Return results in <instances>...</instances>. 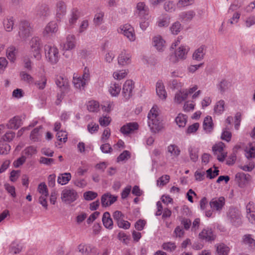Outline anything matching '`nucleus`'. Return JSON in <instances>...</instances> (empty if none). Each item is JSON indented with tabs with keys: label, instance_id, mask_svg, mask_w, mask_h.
Returning <instances> with one entry per match:
<instances>
[{
	"label": "nucleus",
	"instance_id": "nucleus-1",
	"mask_svg": "<svg viewBox=\"0 0 255 255\" xmlns=\"http://www.w3.org/2000/svg\"><path fill=\"white\" fill-rule=\"evenodd\" d=\"M147 123L151 132L156 133L163 128V125L159 117L157 106H154L149 111L147 115Z\"/></svg>",
	"mask_w": 255,
	"mask_h": 255
},
{
	"label": "nucleus",
	"instance_id": "nucleus-2",
	"mask_svg": "<svg viewBox=\"0 0 255 255\" xmlns=\"http://www.w3.org/2000/svg\"><path fill=\"white\" fill-rule=\"evenodd\" d=\"M45 55L46 60L52 65L57 63L60 58L58 48L50 45L44 46Z\"/></svg>",
	"mask_w": 255,
	"mask_h": 255
},
{
	"label": "nucleus",
	"instance_id": "nucleus-3",
	"mask_svg": "<svg viewBox=\"0 0 255 255\" xmlns=\"http://www.w3.org/2000/svg\"><path fill=\"white\" fill-rule=\"evenodd\" d=\"M29 45L34 58L40 60L41 58L40 51L42 47L40 38L38 37H33L29 42Z\"/></svg>",
	"mask_w": 255,
	"mask_h": 255
},
{
	"label": "nucleus",
	"instance_id": "nucleus-4",
	"mask_svg": "<svg viewBox=\"0 0 255 255\" xmlns=\"http://www.w3.org/2000/svg\"><path fill=\"white\" fill-rule=\"evenodd\" d=\"M78 198L77 192L73 189L66 188L61 193L62 201L66 204H70L76 201Z\"/></svg>",
	"mask_w": 255,
	"mask_h": 255
},
{
	"label": "nucleus",
	"instance_id": "nucleus-5",
	"mask_svg": "<svg viewBox=\"0 0 255 255\" xmlns=\"http://www.w3.org/2000/svg\"><path fill=\"white\" fill-rule=\"evenodd\" d=\"M31 27L27 20H21L19 24L18 34L22 39H25L30 36Z\"/></svg>",
	"mask_w": 255,
	"mask_h": 255
},
{
	"label": "nucleus",
	"instance_id": "nucleus-6",
	"mask_svg": "<svg viewBox=\"0 0 255 255\" xmlns=\"http://www.w3.org/2000/svg\"><path fill=\"white\" fill-rule=\"evenodd\" d=\"M134 87V82L132 80H128L125 82L122 89V95L125 100H128L132 96Z\"/></svg>",
	"mask_w": 255,
	"mask_h": 255
},
{
	"label": "nucleus",
	"instance_id": "nucleus-7",
	"mask_svg": "<svg viewBox=\"0 0 255 255\" xmlns=\"http://www.w3.org/2000/svg\"><path fill=\"white\" fill-rule=\"evenodd\" d=\"M50 13L49 7L45 3L39 4L35 7V13L39 18L44 19L50 15Z\"/></svg>",
	"mask_w": 255,
	"mask_h": 255
},
{
	"label": "nucleus",
	"instance_id": "nucleus-8",
	"mask_svg": "<svg viewBox=\"0 0 255 255\" xmlns=\"http://www.w3.org/2000/svg\"><path fill=\"white\" fill-rule=\"evenodd\" d=\"M189 50L188 46H181L175 52V56L170 58V60L173 63H176L178 59H186V55Z\"/></svg>",
	"mask_w": 255,
	"mask_h": 255
},
{
	"label": "nucleus",
	"instance_id": "nucleus-9",
	"mask_svg": "<svg viewBox=\"0 0 255 255\" xmlns=\"http://www.w3.org/2000/svg\"><path fill=\"white\" fill-rule=\"evenodd\" d=\"M228 217L230 222L235 226H240L241 223V218L238 210L235 208L230 209Z\"/></svg>",
	"mask_w": 255,
	"mask_h": 255
},
{
	"label": "nucleus",
	"instance_id": "nucleus-10",
	"mask_svg": "<svg viewBox=\"0 0 255 255\" xmlns=\"http://www.w3.org/2000/svg\"><path fill=\"white\" fill-rule=\"evenodd\" d=\"M225 144L222 142H220L218 144L214 145L212 147L213 151L214 154L217 156V159L219 161L223 162L224 161L226 154L223 152Z\"/></svg>",
	"mask_w": 255,
	"mask_h": 255
},
{
	"label": "nucleus",
	"instance_id": "nucleus-11",
	"mask_svg": "<svg viewBox=\"0 0 255 255\" xmlns=\"http://www.w3.org/2000/svg\"><path fill=\"white\" fill-rule=\"evenodd\" d=\"M225 198L224 197L213 198L209 204L212 211L220 212L225 205Z\"/></svg>",
	"mask_w": 255,
	"mask_h": 255
},
{
	"label": "nucleus",
	"instance_id": "nucleus-12",
	"mask_svg": "<svg viewBox=\"0 0 255 255\" xmlns=\"http://www.w3.org/2000/svg\"><path fill=\"white\" fill-rule=\"evenodd\" d=\"M78 249L82 255H98L97 249L90 245H80Z\"/></svg>",
	"mask_w": 255,
	"mask_h": 255
},
{
	"label": "nucleus",
	"instance_id": "nucleus-13",
	"mask_svg": "<svg viewBox=\"0 0 255 255\" xmlns=\"http://www.w3.org/2000/svg\"><path fill=\"white\" fill-rule=\"evenodd\" d=\"M121 33L126 36L130 41H133L135 39V35L133 28L129 24H126L121 28Z\"/></svg>",
	"mask_w": 255,
	"mask_h": 255
},
{
	"label": "nucleus",
	"instance_id": "nucleus-14",
	"mask_svg": "<svg viewBox=\"0 0 255 255\" xmlns=\"http://www.w3.org/2000/svg\"><path fill=\"white\" fill-rule=\"evenodd\" d=\"M131 55L130 53L126 50H123L118 57L119 65L126 66L131 63Z\"/></svg>",
	"mask_w": 255,
	"mask_h": 255
},
{
	"label": "nucleus",
	"instance_id": "nucleus-15",
	"mask_svg": "<svg viewBox=\"0 0 255 255\" xmlns=\"http://www.w3.org/2000/svg\"><path fill=\"white\" fill-rule=\"evenodd\" d=\"M199 238L206 242H211L215 240L216 236L214 234L211 228H206L204 229L202 232L199 233Z\"/></svg>",
	"mask_w": 255,
	"mask_h": 255
},
{
	"label": "nucleus",
	"instance_id": "nucleus-16",
	"mask_svg": "<svg viewBox=\"0 0 255 255\" xmlns=\"http://www.w3.org/2000/svg\"><path fill=\"white\" fill-rule=\"evenodd\" d=\"M55 84L60 91L63 93L67 92L69 89L68 79L61 76H57L55 79Z\"/></svg>",
	"mask_w": 255,
	"mask_h": 255
},
{
	"label": "nucleus",
	"instance_id": "nucleus-17",
	"mask_svg": "<svg viewBox=\"0 0 255 255\" xmlns=\"http://www.w3.org/2000/svg\"><path fill=\"white\" fill-rule=\"evenodd\" d=\"M56 11V19L60 21L66 13V5L64 1L60 0L57 2Z\"/></svg>",
	"mask_w": 255,
	"mask_h": 255
},
{
	"label": "nucleus",
	"instance_id": "nucleus-18",
	"mask_svg": "<svg viewBox=\"0 0 255 255\" xmlns=\"http://www.w3.org/2000/svg\"><path fill=\"white\" fill-rule=\"evenodd\" d=\"M235 177L239 186L241 188H244L251 179L249 174H245L244 172L237 173Z\"/></svg>",
	"mask_w": 255,
	"mask_h": 255
},
{
	"label": "nucleus",
	"instance_id": "nucleus-19",
	"mask_svg": "<svg viewBox=\"0 0 255 255\" xmlns=\"http://www.w3.org/2000/svg\"><path fill=\"white\" fill-rule=\"evenodd\" d=\"M117 200V197L109 193L104 194L101 197V203L103 207L111 205Z\"/></svg>",
	"mask_w": 255,
	"mask_h": 255
},
{
	"label": "nucleus",
	"instance_id": "nucleus-20",
	"mask_svg": "<svg viewBox=\"0 0 255 255\" xmlns=\"http://www.w3.org/2000/svg\"><path fill=\"white\" fill-rule=\"evenodd\" d=\"M138 125L136 122L129 123L124 125L120 129L122 133L124 134H129L132 131L138 129Z\"/></svg>",
	"mask_w": 255,
	"mask_h": 255
},
{
	"label": "nucleus",
	"instance_id": "nucleus-21",
	"mask_svg": "<svg viewBox=\"0 0 255 255\" xmlns=\"http://www.w3.org/2000/svg\"><path fill=\"white\" fill-rule=\"evenodd\" d=\"M165 41L161 36L158 35L153 38V45L159 51H162L165 47Z\"/></svg>",
	"mask_w": 255,
	"mask_h": 255
},
{
	"label": "nucleus",
	"instance_id": "nucleus-22",
	"mask_svg": "<svg viewBox=\"0 0 255 255\" xmlns=\"http://www.w3.org/2000/svg\"><path fill=\"white\" fill-rule=\"evenodd\" d=\"M102 222L104 227L109 230L113 228V221L111 217L110 214L108 212L104 213L102 217Z\"/></svg>",
	"mask_w": 255,
	"mask_h": 255
},
{
	"label": "nucleus",
	"instance_id": "nucleus-23",
	"mask_svg": "<svg viewBox=\"0 0 255 255\" xmlns=\"http://www.w3.org/2000/svg\"><path fill=\"white\" fill-rule=\"evenodd\" d=\"M14 24V18L13 16H8L3 21V25L5 30L7 32L12 30Z\"/></svg>",
	"mask_w": 255,
	"mask_h": 255
},
{
	"label": "nucleus",
	"instance_id": "nucleus-24",
	"mask_svg": "<svg viewBox=\"0 0 255 255\" xmlns=\"http://www.w3.org/2000/svg\"><path fill=\"white\" fill-rule=\"evenodd\" d=\"M75 47V37L74 35L69 34L67 36L66 42L64 45V49L70 50Z\"/></svg>",
	"mask_w": 255,
	"mask_h": 255
},
{
	"label": "nucleus",
	"instance_id": "nucleus-25",
	"mask_svg": "<svg viewBox=\"0 0 255 255\" xmlns=\"http://www.w3.org/2000/svg\"><path fill=\"white\" fill-rule=\"evenodd\" d=\"M21 125V120L19 117H14L10 119L6 126L9 129H16Z\"/></svg>",
	"mask_w": 255,
	"mask_h": 255
},
{
	"label": "nucleus",
	"instance_id": "nucleus-26",
	"mask_svg": "<svg viewBox=\"0 0 255 255\" xmlns=\"http://www.w3.org/2000/svg\"><path fill=\"white\" fill-rule=\"evenodd\" d=\"M156 91L157 95L161 99H165L167 94L164 89L163 83L160 81H158L156 85Z\"/></svg>",
	"mask_w": 255,
	"mask_h": 255
},
{
	"label": "nucleus",
	"instance_id": "nucleus-27",
	"mask_svg": "<svg viewBox=\"0 0 255 255\" xmlns=\"http://www.w3.org/2000/svg\"><path fill=\"white\" fill-rule=\"evenodd\" d=\"M205 46V45H201L199 48L196 49L193 54V58L196 61L202 60L205 54L204 52Z\"/></svg>",
	"mask_w": 255,
	"mask_h": 255
},
{
	"label": "nucleus",
	"instance_id": "nucleus-28",
	"mask_svg": "<svg viewBox=\"0 0 255 255\" xmlns=\"http://www.w3.org/2000/svg\"><path fill=\"white\" fill-rule=\"evenodd\" d=\"M189 157L192 161L196 162L198 159L199 149L195 146H190L188 148Z\"/></svg>",
	"mask_w": 255,
	"mask_h": 255
},
{
	"label": "nucleus",
	"instance_id": "nucleus-29",
	"mask_svg": "<svg viewBox=\"0 0 255 255\" xmlns=\"http://www.w3.org/2000/svg\"><path fill=\"white\" fill-rule=\"evenodd\" d=\"M58 30L57 24L54 21L49 22L46 26L43 31L44 35L48 34L51 33H55Z\"/></svg>",
	"mask_w": 255,
	"mask_h": 255
},
{
	"label": "nucleus",
	"instance_id": "nucleus-30",
	"mask_svg": "<svg viewBox=\"0 0 255 255\" xmlns=\"http://www.w3.org/2000/svg\"><path fill=\"white\" fill-rule=\"evenodd\" d=\"M137 12L140 16H145L148 14V8L144 2H138L136 5Z\"/></svg>",
	"mask_w": 255,
	"mask_h": 255
},
{
	"label": "nucleus",
	"instance_id": "nucleus-31",
	"mask_svg": "<svg viewBox=\"0 0 255 255\" xmlns=\"http://www.w3.org/2000/svg\"><path fill=\"white\" fill-rule=\"evenodd\" d=\"M70 16L69 23L70 25H74L81 16L80 11L77 8H74L71 10Z\"/></svg>",
	"mask_w": 255,
	"mask_h": 255
},
{
	"label": "nucleus",
	"instance_id": "nucleus-32",
	"mask_svg": "<svg viewBox=\"0 0 255 255\" xmlns=\"http://www.w3.org/2000/svg\"><path fill=\"white\" fill-rule=\"evenodd\" d=\"M187 97V93H186L184 90L179 91L175 94L174 101L177 104H180L185 101Z\"/></svg>",
	"mask_w": 255,
	"mask_h": 255
},
{
	"label": "nucleus",
	"instance_id": "nucleus-33",
	"mask_svg": "<svg viewBox=\"0 0 255 255\" xmlns=\"http://www.w3.org/2000/svg\"><path fill=\"white\" fill-rule=\"evenodd\" d=\"M17 53V49L13 46H10L6 49L7 57L11 62H13L15 61Z\"/></svg>",
	"mask_w": 255,
	"mask_h": 255
},
{
	"label": "nucleus",
	"instance_id": "nucleus-34",
	"mask_svg": "<svg viewBox=\"0 0 255 255\" xmlns=\"http://www.w3.org/2000/svg\"><path fill=\"white\" fill-rule=\"evenodd\" d=\"M121 90V85L116 83H112L109 89V91L112 96H117Z\"/></svg>",
	"mask_w": 255,
	"mask_h": 255
},
{
	"label": "nucleus",
	"instance_id": "nucleus-35",
	"mask_svg": "<svg viewBox=\"0 0 255 255\" xmlns=\"http://www.w3.org/2000/svg\"><path fill=\"white\" fill-rule=\"evenodd\" d=\"M42 128V127L41 126L34 128L31 132L30 135V140L34 142L38 141L40 139L41 136L40 130Z\"/></svg>",
	"mask_w": 255,
	"mask_h": 255
},
{
	"label": "nucleus",
	"instance_id": "nucleus-36",
	"mask_svg": "<svg viewBox=\"0 0 255 255\" xmlns=\"http://www.w3.org/2000/svg\"><path fill=\"white\" fill-rule=\"evenodd\" d=\"M195 13L193 10L182 12L180 15V18L183 21H190L195 16Z\"/></svg>",
	"mask_w": 255,
	"mask_h": 255
},
{
	"label": "nucleus",
	"instance_id": "nucleus-37",
	"mask_svg": "<svg viewBox=\"0 0 255 255\" xmlns=\"http://www.w3.org/2000/svg\"><path fill=\"white\" fill-rule=\"evenodd\" d=\"M71 175L70 173H65L60 174L58 177L57 182L61 185L66 184L71 179Z\"/></svg>",
	"mask_w": 255,
	"mask_h": 255
},
{
	"label": "nucleus",
	"instance_id": "nucleus-38",
	"mask_svg": "<svg viewBox=\"0 0 255 255\" xmlns=\"http://www.w3.org/2000/svg\"><path fill=\"white\" fill-rule=\"evenodd\" d=\"M216 251L218 255H228L229 248L224 244H221L216 246Z\"/></svg>",
	"mask_w": 255,
	"mask_h": 255
},
{
	"label": "nucleus",
	"instance_id": "nucleus-39",
	"mask_svg": "<svg viewBox=\"0 0 255 255\" xmlns=\"http://www.w3.org/2000/svg\"><path fill=\"white\" fill-rule=\"evenodd\" d=\"M203 126L204 130L210 131L213 129V123L211 117L207 116L203 121Z\"/></svg>",
	"mask_w": 255,
	"mask_h": 255
},
{
	"label": "nucleus",
	"instance_id": "nucleus-40",
	"mask_svg": "<svg viewBox=\"0 0 255 255\" xmlns=\"http://www.w3.org/2000/svg\"><path fill=\"white\" fill-rule=\"evenodd\" d=\"M21 246L16 242H12L9 246V252L13 254L19 253L21 252Z\"/></svg>",
	"mask_w": 255,
	"mask_h": 255
},
{
	"label": "nucleus",
	"instance_id": "nucleus-41",
	"mask_svg": "<svg viewBox=\"0 0 255 255\" xmlns=\"http://www.w3.org/2000/svg\"><path fill=\"white\" fill-rule=\"evenodd\" d=\"M246 156L248 159L255 157V142L249 144V148L246 152Z\"/></svg>",
	"mask_w": 255,
	"mask_h": 255
},
{
	"label": "nucleus",
	"instance_id": "nucleus-42",
	"mask_svg": "<svg viewBox=\"0 0 255 255\" xmlns=\"http://www.w3.org/2000/svg\"><path fill=\"white\" fill-rule=\"evenodd\" d=\"M167 150L172 155L178 157L180 154V149L175 144H170L167 147Z\"/></svg>",
	"mask_w": 255,
	"mask_h": 255
},
{
	"label": "nucleus",
	"instance_id": "nucleus-43",
	"mask_svg": "<svg viewBox=\"0 0 255 255\" xmlns=\"http://www.w3.org/2000/svg\"><path fill=\"white\" fill-rule=\"evenodd\" d=\"M187 117L185 115L179 114L175 119V122L179 127H184L187 122Z\"/></svg>",
	"mask_w": 255,
	"mask_h": 255
},
{
	"label": "nucleus",
	"instance_id": "nucleus-44",
	"mask_svg": "<svg viewBox=\"0 0 255 255\" xmlns=\"http://www.w3.org/2000/svg\"><path fill=\"white\" fill-rule=\"evenodd\" d=\"M243 242L251 248L255 246V240L252 238V235L250 234L245 235L243 236Z\"/></svg>",
	"mask_w": 255,
	"mask_h": 255
},
{
	"label": "nucleus",
	"instance_id": "nucleus-45",
	"mask_svg": "<svg viewBox=\"0 0 255 255\" xmlns=\"http://www.w3.org/2000/svg\"><path fill=\"white\" fill-rule=\"evenodd\" d=\"M104 14V12L102 11L95 14L93 22L95 25L99 26L103 23Z\"/></svg>",
	"mask_w": 255,
	"mask_h": 255
},
{
	"label": "nucleus",
	"instance_id": "nucleus-46",
	"mask_svg": "<svg viewBox=\"0 0 255 255\" xmlns=\"http://www.w3.org/2000/svg\"><path fill=\"white\" fill-rule=\"evenodd\" d=\"M225 110V102L221 100L216 104L214 107V111L218 115L221 114Z\"/></svg>",
	"mask_w": 255,
	"mask_h": 255
},
{
	"label": "nucleus",
	"instance_id": "nucleus-47",
	"mask_svg": "<svg viewBox=\"0 0 255 255\" xmlns=\"http://www.w3.org/2000/svg\"><path fill=\"white\" fill-rule=\"evenodd\" d=\"M230 82L226 80H222L217 85L218 90L220 93L223 94L229 87Z\"/></svg>",
	"mask_w": 255,
	"mask_h": 255
},
{
	"label": "nucleus",
	"instance_id": "nucleus-48",
	"mask_svg": "<svg viewBox=\"0 0 255 255\" xmlns=\"http://www.w3.org/2000/svg\"><path fill=\"white\" fill-rule=\"evenodd\" d=\"M162 249L167 252H172L176 249V246L174 242L164 243L162 245Z\"/></svg>",
	"mask_w": 255,
	"mask_h": 255
},
{
	"label": "nucleus",
	"instance_id": "nucleus-49",
	"mask_svg": "<svg viewBox=\"0 0 255 255\" xmlns=\"http://www.w3.org/2000/svg\"><path fill=\"white\" fill-rule=\"evenodd\" d=\"M73 83L74 86L78 89H80L82 87H84L86 84V82L84 81L81 77L77 78L74 76Z\"/></svg>",
	"mask_w": 255,
	"mask_h": 255
},
{
	"label": "nucleus",
	"instance_id": "nucleus-50",
	"mask_svg": "<svg viewBox=\"0 0 255 255\" xmlns=\"http://www.w3.org/2000/svg\"><path fill=\"white\" fill-rule=\"evenodd\" d=\"M99 108V103L95 101H89L87 105V109L90 112H97Z\"/></svg>",
	"mask_w": 255,
	"mask_h": 255
},
{
	"label": "nucleus",
	"instance_id": "nucleus-51",
	"mask_svg": "<svg viewBox=\"0 0 255 255\" xmlns=\"http://www.w3.org/2000/svg\"><path fill=\"white\" fill-rule=\"evenodd\" d=\"M37 152L36 149L33 146H29L27 147L22 151V153L27 157H31L33 155L36 154Z\"/></svg>",
	"mask_w": 255,
	"mask_h": 255
},
{
	"label": "nucleus",
	"instance_id": "nucleus-52",
	"mask_svg": "<svg viewBox=\"0 0 255 255\" xmlns=\"http://www.w3.org/2000/svg\"><path fill=\"white\" fill-rule=\"evenodd\" d=\"M128 71L126 70H122L114 72L113 77L115 79L121 80L124 78L127 75Z\"/></svg>",
	"mask_w": 255,
	"mask_h": 255
},
{
	"label": "nucleus",
	"instance_id": "nucleus-53",
	"mask_svg": "<svg viewBox=\"0 0 255 255\" xmlns=\"http://www.w3.org/2000/svg\"><path fill=\"white\" fill-rule=\"evenodd\" d=\"M97 196L98 194L97 193L91 191H87L85 192L83 195L84 199L88 201L95 199Z\"/></svg>",
	"mask_w": 255,
	"mask_h": 255
},
{
	"label": "nucleus",
	"instance_id": "nucleus-54",
	"mask_svg": "<svg viewBox=\"0 0 255 255\" xmlns=\"http://www.w3.org/2000/svg\"><path fill=\"white\" fill-rule=\"evenodd\" d=\"M20 76L21 77V80L27 83H31L33 82V78H32V77L30 75L26 73L25 72L21 71L20 73Z\"/></svg>",
	"mask_w": 255,
	"mask_h": 255
},
{
	"label": "nucleus",
	"instance_id": "nucleus-55",
	"mask_svg": "<svg viewBox=\"0 0 255 255\" xmlns=\"http://www.w3.org/2000/svg\"><path fill=\"white\" fill-rule=\"evenodd\" d=\"M181 25L179 22L177 21L174 22L170 27V30L172 34H177L181 30Z\"/></svg>",
	"mask_w": 255,
	"mask_h": 255
},
{
	"label": "nucleus",
	"instance_id": "nucleus-56",
	"mask_svg": "<svg viewBox=\"0 0 255 255\" xmlns=\"http://www.w3.org/2000/svg\"><path fill=\"white\" fill-rule=\"evenodd\" d=\"M38 190L40 193L42 194L41 196H48V191L47 186L44 183H41L38 187Z\"/></svg>",
	"mask_w": 255,
	"mask_h": 255
},
{
	"label": "nucleus",
	"instance_id": "nucleus-57",
	"mask_svg": "<svg viewBox=\"0 0 255 255\" xmlns=\"http://www.w3.org/2000/svg\"><path fill=\"white\" fill-rule=\"evenodd\" d=\"M116 224L120 228H122L125 230L129 229L130 226V223L127 221H125L124 218L117 222Z\"/></svg>",
	"mask_w": 255,
	"mask_h": 255
},
{
	"label": "nucleus",
	"instance_id": "nucleus-58",
	"mask_svg": "<svg viewBox=\"0 0 255 255\" xmlns=\"http://www.w3.org/2000/svg\"><path fill=\"white\" fill-rule=\"evenodd\" d=\"M10 150V145L6 143H2L0 144V154H7Z\"/></svg>",
	"mask_w": 255,
	"mask_h": 255
},
{
	"label": "nucleus",
	"instance_id": "nucleus-59",
	"mask_svg": "<svg viewBox=\"0 0 255 255\" xmlns=\"http://www.w3.org/2000/svg\"><path fill=\"white\" fill-rule=\"evenodd\" d=\"M15 136V133L11 131L6 132L2 136V139L4 141L10 142Z\"/></svg>",
	"mask_w": 255,
	"mask_h": 255
},
{
	"label": "nucleus",
	"instance_id": "nucleus-60",
	"mask_svg": "<svg viewBox=\"0 0 255 255\" xmlns=\"http://www.w3.org/2000/svg\"><path fill=\"white\" fill-rule=\"evenodd\" d=\"M99 125L95 123L92 122L87 126V129L88 131L93 134L97 132L99 129Z\"/></svg>",
	"mask_w": 255,
	"mask_h": 255
},
{
	"label": "nucleus",
	"instance_id": "nucleus-61",
	"mask_svg": "<svg viewBox=\"0 0 255 255\" xmlns=\"http://www.w3.org/2000/svg\"><path fill=\"white\" fill-rule=\"evenodd\" d=\"M130 157V152L128 150H124L117 158V161H122L127 160Z\"/></svg>",
	"mask_w": 255,
	"mask_h": 255
},
{
	"label": "nucleus",
	"instance_id": "nucleus-62",
	"mask_svg": "<svg viewBox=\"0 0 255 255\" xmlns=\"http://www.w3.org/2000/svg\"><path fill=\"white\" fill-rule=\"evenodd\" d=\"M169 179L170 176L169 175H163L157 180V185H159V183L160 186H164L169 182Z\"/></svg>",
	"mask_w": 255,
	"mask_h": 255
},
{
	"label": "nucleus",
	"instance_id": "nucleus-63",
	"mask_svg": "<svg viewBox=\"0 0 255 255\" xmlns=\"http://www.w3.org/2000/svg\"><path fill=\"white\" fill-rule=\"evenodd\" d=\"M56 137L60 141L65 142L67 141V137L65 131L63 130L58 131L56 134Z\"/></svg>",
	"mask_w": 255,
	"mask_h": 255
},
{
	"label": "nucleus",
	"instance_id": "nucleus-64",
	"mask_svg": "<svg viewBox=\"0 0 255 255\" xmlns=\"http://www.w3.org/2000/svg\"><path fill=\"white\" fill-rule=\"evenodd\" d=\"M47 79L45 77H43L40 80L37 81L35 85L40 90H43L46 86Z\"/></svg>",
	"mask_w": 255,
	"mask_h": 255
}]
</instances>
